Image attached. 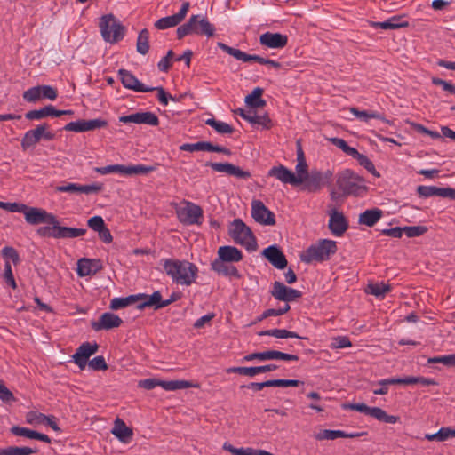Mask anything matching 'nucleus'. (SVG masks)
<instances>
[{
    "label": "nucleus",
    "instance_id": "obj_1",
    "mask_svg": "<svg viewBox=\"0 0 455 455\" xmlns=\"http://www.w3.org/2000/svg\"><path fill=\"white\" fill-rule=\"evenodd\" d=\"M163 267L172 282L181 285H191L197 277V267L187 260L164 259Z\"/></svg>",
    "mask_w": 455,
    "mask_h": 455
},
{
    "label": "nucleus",
    "instance_id": "obj_2",
    "mask_svg": "<svg viewBox=\"0 0 455 455\" xmlns=\"http://www.w3.org/2000/svg\"><path fill=\"white\" fill-rule=\"evenodd\" d=\"M336 184L346 196H360L367 191L364 179L350 169H345L337 175Z\"/></svg>",
    "mask_w": 455,
    "mask_h": 455
},
{
    "label": "nucleus",
    "instance_id": "obj_3",
    "mask_svg": "<svg viewBox=\"0 0 455 455\" xmlns=\"http://www.w3.org/2000/svg\"><path fill=\"white\" fill-rule=\"evenodd\" d=\"M176 32L178 39L193 34L211 37L214 35L215 28L204 15L196 14L192 15L186 23L180 26Z\"/></svg>",
    "mask_w": 455,
    "mask_h": 455
},
{
    "label": "nucleus",
    "instance_id": "obj_4",
    "mask_svg": "<svg viewBox=\"0 0 455 455\" xmlns=\"http://www.w3.org/2000/svg\"><path fill=\"white\" fill-rule=\"evenodd\" d=\"M338 250L337 243L329 239L320 240L317 243L311 245L300 256V259L304 263H311L314 261L322 262L328 260L331 255L335 254Z\"/></svg>",
    "mask_w": 455,
    "mask_h": 455
},
{
    "label": "nucleus",
    "instance_id": "obj_5",
    "mask_svg": "<svg viewBox=\"0 0 455 455\" xmlns=\"http://www.w3.org/2000/svg\"><path fill=\"white\" fill-rule=\"evenodd\" d=\"M99 28L102 38L110 44L121 41L126 31L125 27L112 13L101 16Z\"/></svg>",
    "mask_w": 455,
    "mask_h": 455
},
{
    "label": "nucleus",
    "instance_id": "obj_6",
    "mask_svg": "<svg viewBox=\"0 0 455 455\" xmlns=\"http://www.w3.org/2000/svg\"><path fill=\"white\" fill-rule=\"evenodd\" d=\"M229 235L233 240L244 246L248 251L257 249V241L251 229L241 220L235 219L229 228Z\"/></svg>",
    "mask_w": 455,
    "mask_h": 455
},
{
    "label": "nucleus",
    "instance_id": "obj_7",
    "mask_svg": "<svg viewBox=\"0 0 455 455\" xmlns=\"http://www.w3.org/2000/svg\"><path fill=\"white\" fill-rule=\"evenodd\" d=\"M94 172L101 175H107L109 173H120L126 176L148 174L156 170L154 166H148L144 164L136 165H123V164H111L104 167H95Z\"/></svg>",
    "mask_w": 455,
    "mask_h": 455
},
{
    "label": "nucleus",
    "instance_id": "obj_8",
    "mask_svg": "<svg viewBox=\"0 0 455 455\" xmlns=\"http://www.w3.org/2000/svg\"><path fill=\"white\" fill-rule=\"evenodd\" d=\"M345 410L356 411L371 416L379 421L395 424L399 421L398 416L388 415L386 411L379 407H370L365 403H345L342 405Z\"/></svg>",
    "mask_w": 455,
    "mask_h": 455
},
{
    "label": "nucleus",
    "instance_id": "obj_9",
    "mask_svg": "<svg viewBox=\"0 0 455 455\" xmlns=\"http://www.w3.org/2000/svg\"><path fill=\"white\" fill-rule=\"evenodd\" d=\"M331 175L329 171L323 173L318 170H312L303 178V182L300 185L303 190L310 193L317 192L329 182Z\"/></svg>",
    "mask_w": 455,
    "mask_h": 455
},
{
    "label": "nucleus",
    "instance_id": "obj_10",
    "mask_svg": "<svg viewBox=\"0 0 455 455\" xmlns=\"http://www.w3.org/2000/svg\"><path fill=\"white\" fill-rule=\"evenodd\" d=\"M46 124H39L35 129L26 132L22 140L21 147L25 150L35 146L41 139L52 140L54 139V134L47 130Z\"/></svg>",
    "mask_w": 455,
    "mask_h": 455
},
{
    "label": "nucleus",
    "instance_id": "obj_11",
    "mask_svg": "<svg viewBox=\"0 0 455 455\" xmlns=\"http://www.w3.org/2000/svg\"><path fill=\"white\" fill-rule=\"evenodd\" d=\"M251 216L259 224L265 226L275 224V214L260 200L251 202Z\"/></svg>",
    "mask_w": 455,
    "mask_h": 455
},
{
    "label": "nucleus",
    "instance_id": "obj_12",
    "mask_svg": "<svg viewBox=\"0 0 455 455\" xmlns=\"http://www.w3.org/2000/svg\"><path fill=\"white\" fill-rule=\"evenodd\" d=\"M23 214L26 222L30 225L55 222V215L42 208L30 207L27 205V209Z\"/></svg>",
    "mask_w": 455,
    "mask_h": 455
},
{
    "label": "nucleus",
    "instance_id": "obj_13",
    "mask_svg": "<svg viewBox=\"0 0 455 455\" xmlns=\"http://www.w3.org/2000/svg\"><path fill=\"white\" fill-rule=\"evenodd\" d=\"M103 184L92 183L88 185H82L78 183H65L55 188L57 192H65L69 194H97L103 189Z\"/></svg>",
    "mask_w": 455,
    "mask_h": 455
},
{
    "label": "nucleus",
    "instance_id": "obj_14",
    "mask_svg": "<svg viewBox=\"0 0 455 455\" xmlns=\"http://www.w3.org/2000/svg\"><path fill=\"white\" fill-rule=\"evenodd\" d=\"M108 125V122L101 118L84 120L80 119L75 122H70L64 126L65 131L84 132L93 131L96 129L104 128Z\"/></svg>",
    "mask_w": 455,
    "mask_h": 455
},
{
    "label": "nucleus",
    "instance_id": "obj_15",
    "mask_svg": "<svg viewBox=\"0 0 455 455\" xmlns=\"http://www.w3.org/2000/svg\"><path fill=\"white\" fill-rule=\"evenodd\" d=\"M328 228L335 236H341L348 229V221L343 212L335 208L329 211Z\"/></svg>",
    "mask_w": 455,
    "mask_h": 455
},
{
    "label": "nucleus",
    "instance_id": "obj_16",
    "mask_svg": "<svg viewBox=\"0 0 455 455\" xmlns=\"http://www.w3.org/2000/svg\"><path fill=\"white\" fill-rule=\"evenodd\" d=\"M178 217L186 225L197 224L203 217V210L197 204L187 202L186 206L178 211Z\"/></svg>",
    "mask_w": 455,
    "mask_h": 455
},
{
    "label": "nucleus",
    "instance_id": "obj_17",
    "mask_svg": "<svg viewBox=\"0 0 455 455\" xmlns=\"http://www.w3.org/2000/svg\"><path fill=\"white\" fill-rule=\"evenodd\" d=\"M98 349L99 346L96 342H84L77 347L76 353L72 355L73 362L81 370H84L87 365L90 356L94 355Z\"/></svg>",
    "mask_w": 455,
    "mask_h": 455
},
{
    "label": "nucleus",
    "instance_id": "obj_18",
    "mask_svg": "<svg viewBox=\"0 0 455 455\" xmlns=\"http://www.w3.org/2000/svg\"><path fill=\"white\" fill-rule=\"evenodd\" d=\"M271 295L277 300L291 302L301 298V291L285 286L283 283L275 281L273 283Z\"/></svg>",
    "mask_w": 455,
    "mask_h": 455
},
{
    "label": "nucleus",
    "instance_id": "obj_19",
    "mask_svg": "<svg viewBox=\"0 0 455 455\" xmlns=\"http://www.w3.org/2000/svg\"><path fill=\"white\" fill-rule=\"evenodd\" d=\"M119 122L124 124L134 123L156 126L159 124V119L156 115L152 112H137L128 116H120Z\"/></svg>",
    "mask_w": 455,
    "mask_h": 455
},
{
    "label": "nucleus",
    "instance_id": "obj_20",
    "mask_svg": "<svg viewBox=\"0 0 455 455\" xmlns=\"http://www.w3.org/2000/svg\"><path fill=\"white\" fill-rule=\"evenodd\" d=\"M118 75L120 76L121 82L123 85L130 90L138 92H153V88H149L146 86L142 83H140L137 77L132 75L130 71L125 69H120L118 71Z\"/></svg>",
    "mask_w": 455,
    "mask_h": 455
},
{
    "label": "nucleus",
    "instance_id": "obj_21",
    "mask_svg": "<svg viewBox=\"0 0 455 455\" xmlns=\"http://www.w3.org/2000/svg\"><path fill=\"white\" fill-rule=\"evenodd\" d=\"M262 255L277 269H284L288 261L277 245H270L263 250Z\"/></svg>",
    "mask_w": 455,
    "mask_h": 455
},
{
    "label": "nucleus",
    "instance_id": "obj_22",
    "mask_svg": "<svg viewBox=\"0 0 455 455\" xmlns=\"http://www.w3.org/2000/svg\"><path fill=\"white\" fill-rule=\"evenodd\" d=\"M206 166H210L212 170L218 172H225L229 175L240 178V179H249L251 177V173L247 171L242 170L240 167L234 165L230 163H212L208 162L205 164Z\"/></svg>",
    "mask_w": 455,
    "mask_h": 455
},
{
    "label": "nucleus",
    "instance_id": "obj_23",
    "mask_svg": "<svg viewBox=\"0 0 455 455\" xmlns=\"http://www.w3.org/2000/svg\"><path fill=\"white\" fill-rule=\"evenodd\" d=\"M123 320L116 315L109 312L103 313L96 322L92 323L94 331L110 330L119 327Z\"/></svg>",
    "mask_w": 455,
    "mask_h": 455
},
{
    "label": "nucleus",
    "instance_id": "obj_24",
    "mask_svg": "<svg viewBox=\"0 0 455 455\" xmlns=\"http://www.w3.org/2000/svg\"><path fill=\"white\" fill-rule=\"evenodd\" d=\"M138 296V301H137V308L138 309H144L146 307H152L155 310L164 308V306H162L164 300L162 299V295L159 291H155L151 295H148L145 293H139L136 294Z\"/></svg>",
    "mask_w": 455,
    "mask_h": 455
},
{
    "label": "nucleus",
    "instance_id": "obj_25",
    "mask_svg": "<svg viewBox=\"0 0 455 455\" xmlns=\"http://www.w3.org/2000/svg\"><path fill=\"white\" fill-rule=\"evenodd\" d=\"M268 175L275 177L285 184H291L292 186H299L301 184V180L295 178V174L283 165L272 167L268 172Z\"/></svg>",
    "mask_w": 455,
    "mask_h": 455
},
{
    "label": "nucleus",
    "instance_id": "obj_26",
    "mask_svg": "<svg viewBox=\"0 0 455 455\" xmlns=\"http://www.w3.org/2000/svg\"><path fill=\"white\" fill-rule=\"evenodd\" d=\"M261 45L272 49H280L287 45L288 36L281 33L266 32L259 36Z\"/></svg>",
    "mask_w": 455,
    "mask_h": 455
},
{
    "label": "nucleus",
    "instance_id": "obj_27",
    "mask_svg": "<svg viewBox=\"0 0 455 455\" xmlns=\"http://www.w3.org/2000/svg\"><path fill=\"white\" fill-rule=\"evenodd\" d=\"M211 268L220 275L233 277L235 279H240L242 277L237 267H235L233 263L222 261L217 258L211 263Z\"/></svg>",
    "mask_w": 455,
    "mask_h": 455
},
{
    "label": "nucleus",
    "instance_id": "obj_28",
    "mask_svg": "<svg viewBox=\"0 0 455 455\" xmlns=\"http://www.w3.org/2000/svg\"><path fill=\"white\" fill-rule=\"evenodd\" d=\"M278 369L276 364L271 363L254 367H231L227 370L228 373H238L240 375L254 377L257 374L273 371Z\"/></svg>",
    "mask_w": 455,
    "mask_h": 455
},
{
    "label": "nucleus",
    "instance_id": "obj_29",
    "mask_svg": "<svg viewBox=\"0 0 455 455\" xmlns=\"http://www.w3.org/2000/svg\"><path fill=\"white\" fill-rule=\"evenodd\" d=\"M102 269V263L100 259L83 258L77 262V274L79 276L95 275Z\"/></svg>",
    "mask_w": 455,
    "mask_h": 455
},
{
    "label": "nucleus",
    "instance_id": "obj_30",
    "mask_svg": "<svg viewBox=\"0 0 455 455\" xmlns=\"http://www.w3.org/2000/svg\"><path fill=\"white\" fill-rule=\"evenodd\" d=\"M234 112L251 124L262 125L265 128L270 127L271 120L267 114L259 115L256 112L246 111L243 108H237Z\"/></svg>",
    "mask_w": 455,
    "mask_h": 455
},
{
    "label": "nucleus",
    "instance_id": "obj_31",
    "mask_svg": "<svg viewBox=\"0 0 455 455\" xmlns=\"http://www.w3.org/2000/svg\"><path fill=\"white\" fill-rule=\"evenodd\" d=\"M217 254V259L222 261L236 263L243 259V252L236 247L230 245L220 246Z\"/></svg>",
    "mask_w": 455,
    "mask_h": 455
},
{
    "label": "nucleus",
    "instance_id": "obj_32",
    "mask_svg": "<svg viewBox=\"0 0 455 455\" xmlns=\"http://www.w3.org/2000/svg\"><path fill=\"white\" fill-rule=\"evenodd\" d=\"M111 433L124 443H129L133 435L132 430L119 418L115 420Z\"/></svg>",
    "mask_w": 455,
    "mask_h": 455
},
{
    "label": "nucleus",
    "instance_id": "obj_33",
    "mask_svg": "<svg viewBox=\"0 0 455 455\" xmlns=\"http://www.w3.org/2000/svg\"><path fill=\"white\" fill-rule=\"evenodd\" d=\"M383 216V211L379 208H371L364 211L359 215V224L367 227L374 226Z\"/></svg>",
    "mask_w": 455,
    "mask_h": 455
},
{
    "label": "nucleus",
    "instance_id": "obj_34",
    "mask_svg": "<svg viewBox=\"0 0 455 455\" xmlns=\"http://www.w3.org/2000/svg\"><path fill=\"white\" fill-rule=\"evenodd\" d=\"M409 26L408 21L403 20L401 16H392L388 20L381 22H372L371 27L374 28L381 29H397L401 28H406Z\"/></svg>",
    "mask_w": 455,
    "mask_h": 455
},
{
    "label": "nucleus",
    "instance_id": "obj_35",
    "mask_svg": "<svg viewBox=\"0 0 455 455\" xmlns=\"http://www.w3.org/2000/svg\"><path fill=\"white\" fill-rule=\"evenodd\" d=\"M85 228L61 227L58 221L57 239L76 238L85 235Z\"/></svg>",
    "mask_w": 455,
    "mask_h": 455
},
{
    "label": "nucleus",
    "instance_id": "obj_36",
    "mask_svg": "<svg viewBox=\"0 0 455 455\" xmlns=\"http://www.w3.org/2000/svg\"><path fill=\"white\" fill-rule=\"evenodd\" d=\"M263 92V89L260 87L254 88L251 93L245 97L244 101L246 105L255 108L266 106V100L261 99Z\"/></svg>",
    "mask_w": 455,
    "mask_h": 455
},
{
    "label": "nucleus",
    "instance_id": "obj_37",
    "mask_svg": "<svg viewBox=\"0 0 455 455\" xmlns=\"http://www.w3.org/2000/svg\"><path fill=\"white\" fill-rule=\"evenodd\" d=\"M46 116H55V108L52 105L45 106L40 109L30 110L25 114L28 120H40Z\"/></svg>",
    "mask_w": 455,
    "mask_h": 455
},
{
    "label": "nucleus",
    "instance_id": "obj_38",
    "mask_svg": "<svg viewBox=\"0 0 455 455\" xmlns=\"http://www.w3.org/2000/svg\"><path fill=\"white\" fill-rule=\"evenodd\" d=\"M259 336H272L276 339H287V338H296V339H303L299 336L296 332L287 331L285 329H271L261 331L259 332Z\"/></svg>",
    "mask_w": 455,
    "mask_h": 455
},
{
    "label": "nucleus",
    "instance_id": "obj_39",
    "mask_svg": "<svg viewBox=\"0 0 455 455\" xmlns=\"http://www.w3.org/2000/svg\"><path fill=\"white\" fill-rule=\"evenodd\" d=\"M136 50L139 53L145 55L149 50V32L148 29H142L138 36Z\"/></svg>",
    "mask_w": 455,
    "mask_h": 455
},
{
    "label": "nucleus",
    "instance_id": "obj_40",
    "mask_svg": "<svg viewBox=\"0 0 455 455\" xmlns=\"http://www.w3.org/2000/svg\"><path fill=\"white\" fill-rule=\"evenodd\" d=\"M205 124L220 134H231L234 132V128L230 124L214 118L206 119Z\"/></svg>",
    "mask_w": 455,
    "mask_h": 455
},
{
    "label": "nucleus",
    "instance_id": "obj_41",
    "mask_svg": "<svg viewBox=\"0 0 455 455\" xmlns=\"http://www.w3.org/2000/svg\"><path fill=\"white\" fill-rule=\"evenodd\" d=\"M391 287L389 284L385 283H370L366 288V292L374 295L377 298H383L388 291H390Z\"/></svg>",
    "mask_w": 455,
    "mask_h": 455
},
{
    "label": "nucleus",
    "instance_id": "obj_42",
    "mask_svg": "<svg viewBox=\"0 0 455 455\" xmlns=\"http://www.w3.org/2000/svg\"><path fill=\"white\" fill-rule=\"evenodd\" d=\"M419 196L427 198L431 196L443 197V188H437L435 186H424L420 185L417 188Z\"/></svg>",
    "mask_w": 455,
    "mask_h": 455
},
{
    "label": "nucleus",
    "instance_id": "obj_43",
    "mask_svg": "<svg viewBox=\"0 0 455 455\" xmlns=\"http://www.w3.org/2000/svg\"><path fill=\"white\" fill-rule=\"evenodd\" d=\"M212 148V143L209 141H198L196 143H184L180 146L181 151L195 152V151H210Z\"/></svg>",
    "mask_w": 455,
    "mask_h": 455
},
{
    "label": "nucleus",
    "instance_id": "obj_44",
    "mask_svg": "<svg viewBox=\"0 0 455 455\" xmlns=\"http://www.w3.org/2000/svg\"><path fill=\"white\" fill-rule=\"evenodd\" d=\"M353 158L356 159L361 166H363L369 172L375 177H379L380 174L377 172L373 163L363 154L359 153L357 150L353 155Z\"/></svg>",
    "mask_w": 455,
    "mask_h": 455
},
{
    "label": "nucleus",
    "instance_id": "obj_45",
    "mask_svg": "<svg viewBox=\"0 0 455 455\" xmlns=\"http://www.w3.org/2000/svg\"><path fill=\"white\" fill-rule=\"evenodd\" d=\"M138 301V296L135 295H130L125 298H114L110 302V308L112 310H118L121 308H124L129 305L137 303Z\"/></svg>",
    "mask_w": 455,
    "mask_h": 455
},
{
    "label": "nucleus",
    "instance_id": "obj_46",
    "mask_svg": "<svg viewBox=\"0 0 455 455\" xmlns=\"http://www.w3.org/2000/svg\"><path fill=\"white\" fill-rule=\"evenodd\" d=\"M270 360L298 361L299 357L296 355L277 350H266V361Z\"/></svg>",
    "mask_w": 455,
    "mask_h": 455
},
{
    "label": "nucleus",
    "instance_id": "obj_47",
    "mask_svg": "<svg viewBox=\"0 0 455 455\" xmlns=\"http://www.w3.org/2000/svg\"><path fill=\"white\" fill-rule=\"evenodd\" d=\"M159 387H162L164 390L174 391L178 389H184L192 387L191 383L186 380H171L163 381L160 380Z\"/></svg>",
    "mask_w": 455,
    "mask_h": 455
},
{
    "label": "nucleus",
    "instance_id": "obj_48",
    "mask_svg": "<svg viewBox=\"0 0 455 455\" xmlns=\"http://www.w3.org/2000/svg\"><path fill=\"white\" fill-rule=\"evenodd\" d=\"M341 435H343L342 430L323 429V430L319 431L318 433H315L314 435V437L317 441H323V440H335L337 438H341Z\"/></svg>",
    "mask_w": 455,
    "mask_h": 455
},
{
    "label": "nucleus",
    "instance_id": "obj_49",
    "mask_svg": "<svg viewBox=\"0 0 455 455\" xmlns=\"http://www.w3.org/2000/svg\"><path fill=\"white\" fill-rule=\"evenodd\" d=\"M180 21L178 20V18L173 14L171 16L164 17L159 20H157L155 22V27L157 29H166L169 28H172L180 24Z\"/></svg>",
    "mask_w": 455,
    "mask_h": 455
},
{
    "label": "nucleus",
    "instance_id": "obj_50",
    "mask_svg": "<svg viewBox=\"0 0 455 455\" xmlns=\"http://www.w3.org/2000/svg\"><path fill=\"white\" fill-rule=\"evenodd\" d=\"M218 47L220 49H221L222 51H224L225 52H227L228 54L233 56L234 58H235L236 60H242V61H245V58H246V55L247 53L239 50V49H236V48H233L231 46H228L226 44L224 43H220L219 42L217 44Z\"/></svg>",
    "mask_w": 455,
    "mask_h": 455
},
{
    "label": "nucleus",
    "instance_id": "obj_51",
    "mask_svg": "<svg viewBox=\"0 0 455 455\" xmlns=\"http://www.w3.org/2000/svg\"><path fill=\"white\" fill-rule=\"evenodd\" d=\"M51 226L41 227L37 229V234L43 237H52L57 239L58 219L55 216L54 223H48Z\"/></svg>",
    "mask_w": 455,
    "mask_h": 455
},
{
    "label": "nucleus",
    "instance_id": "obj_52",
    "mask_svg": "<svg viewBox=\"0 0 455 455\" xmlns=\"http://www.w3.org/2000/svg\"><path fill=\"white\" fill-rule=\"evenodd\" d=\"M330 141L334 146H336L337 148H339L344 153H346L347 155H348L350 156H353V155L355 154V151L357 150L356 148L348 146L347 143L341 138H337V137L331 138Z\"/></svg>",
    "mask_w": 455,
    "mask_h": 455
},
{
    "label": "nucleus",
    "instance_id": "obj_53",
    "mask_svg": "<svg viewBox=\"0 0 455 455\" xmlns=\"http://www.w3.org/2000/svg\"><path fill=\"white\" fill-rule=\"evenodd\" d=\"M427 231L425 226H406L403 228V232L408 237H418L424 235Z\"/></svg>",
    "mask_w": 455,
    "mask_h": 455
},
{
    "label": "nucleus",
    "instance_id": "obj_54",
    "mask_svg": "<svg viewBox=\"0 0 455 455\" xmlns=\"http://www.w3.org/2000/svg\"><path fill=\"white\" fill-rule=\"evenodd\" d=\"M11 433L16 436H24L29 439H35L36 431L31 430L27 427H22L19 426H13L10 429Z\"/></svg>",
    "mask_w": 455,
    "mask_h": 455
},
{
    "label": "nucleus",
    "instance_id": "obj_55",
    "mask_svg": "<svg viewBox=\"0 0 455 455\" xmlns=\"http://www.w3.org/2000/svg\"><path fill=\"white\" fill-rule=\"evenodd\" d=\"M427 362L429 363H441L447 366H455V353L448 355L431 357Z\"/></svg>",
    "mask_w": 455,
    "mask_h": 455
},
{
    "label": "nucleus",
    "instance_id": "obj_56",
    "mask_svg": "<svg viewBox=\"0 0 455 455\" xmlns=\"http://www.w3.org/2000/svg\"><path fill=\"white\" fill-rule=\"evenodd\" d=\"M23 99L28 102H36L41 99L39 86L31 87L23 92Z\"/></svg>",
    "mask_w": 455,
    "mask_h": 455
},
{
    "label": "nucleus",
    "instance_id": "obj_57",
    "mask_svg": "<svg viewBox=\"0 0 455 455\" xmlns=\"http://www.w3.org/2000/svg\"><path fill=\"white\" fill-rule=\"evenodd\" d=\"M45 419H47L46 415L34 411H28L26 415V421L28 424H43Z\"/></svg>",
    "mask_w": 455,
    "mask_h": 455
},
{
    "label": "nucleus",
    "instance_id": "obj_58",
    "mask_svg": "<svg viewBox=\"0 0 455 455\" xmlns=\"http://www.w3.org/2000/svg\"><path fill=\"white\" fill-rule=\"evenodd\" d=\"M88 365L93 371H105L108 369V364L102 355H99L89 361Z\"/></svg>",
    "mask_w": 455,
    "mask_h": 455
},
{
    "label": "nucleus",
    "instance_id": "obj_59",
    "mask_svg": "<svg viewBox=\"0 0 455 455\" xmlns=\"http://www.w3.org/2000/svg\"><path fill=\"white\" fill-rule=\"evenodd\" d=\"M2 256L8 261L11 259L14 264L20 261V257L17 251L10 246H5L2 249Z\"/></svg>",
    "mask_w": 455,
    "mask_h": 455
},
{
    "label": "nucleus",
    "instance_id": "obj_60",
    "mask_svg": "<svg viewBox=\"0 0 455 455\" xmlns=\"http://www.w3.org/2000/svg\"><path fill=\"white\" fill-rule=\"evenodd\" d=\"M174 53L172 50L167 52L166 56H164L157 64L158 69L163 72H167L171 68V60L173 58Z\"/></svg>",
    "mask_w": 455,
    "mask_h": 455
},
{
    "label": "nucleus",
    "instance_id": "obj_61",
    "mask_svg": "<svg viewBox=\"0 0 455 455\" xmlns=\"http://www.w3.org/2000/svg\"><path fill=\"white\" fill-rule=\"evenodd\" d=\"M41 98L54 100L57 96V91L50 85H40Z\"/></svg>",
    "mask_w": 455,
    "mask_h": 455
},
{
    "label": "nucleus",
    "instance_id": "obj_62",
    "mask_svg": "<svg viewBox=\"0 0 455 455\" xmlns=\"http://www.w3.org/2000/svg\"><path fill=\"white\" fill-rule=\"evenodd\" d=\"M152 88H153V91L157 92V99L162 105L167 106L168 102H169V99H171L172 100H175V99L172 95L168 94L162 86L152 87Z\"/></svg>",
    "mask_w": 455,
    "mask_h": 455
},
{
    "label": "nucleus",
    "instance_id": "obj_63",
    "mask_svg": "<svg viewBox=\"0 0 455 455\" xmlns=\"http://www.w3.org/2000/svg\"><path fill=\"white\" fill-rule=\"evenodd\" d=\"M35 452H36V451L29 447H18V446H9L8 447L9 455H31Z\"/></svg>",
    "mask_w": 455,
    "mask_h": 455
},
{
    "label": "nucleus",
    "instance_id": "obj_64",
    "mask_svg": "<svg viewBox=\"0 0 455 455\" xmlns=\"http://www.w3.org/2000/svg\"><path fill=\"white\" fill-rule=\"evenodd\" d=\"M88 227L92 228V230L98 232L103 227H105V222L102 217L100 216H93L90 218L87 221Z\"/></svg>",
    "mask_w": 455,
    "mask_h": 455
}]
</instances>
